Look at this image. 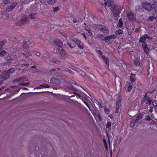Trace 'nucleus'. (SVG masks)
Segmentation results:
<instances>
[{"instance_id": "1", "label": "nucleus", "mask_w": 157, "mask_h": 157, "mask_svg": "<svg viewBox=\"0 0 157 157\" xmlns=\"http://www.w3.org/2000/svg\"><path fill=\"white\" fill-rule=\"evenodd\" d=\"M105 6H108V7L112 11L114 17H117L121 13L122 9L120 6L118 4H114L113 0H104Z\"/></svg>"}, {"instance_id": "2", "label": "nucleus", "mask_w": 157, "mask_h": 157, "mask_svg": "<svg viewBox=\"0 0 157 157\" xmlns=\"http://www.w3.org/2000/svg\"><path fill=\"white\" fill-rule=\"evenodd\" d=\"M23 49L24 52L26 53V54L22 52L21 54L24 55V57L27 58L29 56H32V54L29 50V47L28 45V43L27 41L24 42V44L23 45Z\"/></svg>"}, {"instance_id": "3", "label": "nucleus", "mask_w": 157, "mask_h": 157, "mask_svg": "<svg viewBox=\"0 0 157 157\" xmlns=\"http://www.w3.org/2000/svg\"><path fill=\"white\" fill-rule=\"evenodd\" d=\"M127 17L131 21H135L136 20V14L132 11H129L127 13Z\"/></svg>"}, {"instance_id": "4", "label": "nucleus", "mask_w": 157, "mask_h": 157, "mask_svg": "<svg viewBox=\"0 0 157 157\" xmlns=\"http://www.w3.org/2000/svg\"><path fill=\"white\" fill-rule=\"evenodd\" d=\"M96 52L101 55V57L104 60V62L108 66V68H109V61L108 58L103 55L102 52L100 50H96Z\"/></svg>"}, {"instance_id": "5", "label": "nucleus", "mask_w": 157, "mask_h": 157, "mask_svg": "<svg viewBox=\"0 0 157 157\" xmlns=\"http://www.w3.org/2000/svg\"><path fill=\"white\" fill-rule=\"evenodd\" d=\"M142 5L144 8L148 11H151L152 10L151 5L149 2L145 1L143 2Z\"/></svg>"}, {"instance_id": "6", "label": "nucleus", "mask_w": 157, "mask_h": 157, "mask_svg": "<svg viewBox=\"0 0 157 157\" xmlns=\"http://www.w3.org/2000/svg\"><path fill=\"white\" fill-rule=\"evenodd\" d=\"M132 83H128L126 84L124 88V91L125 92H130L132 89Z\"/></svg>"}, {"instance_id": "7", "label": "nucleus", "mask_w": 157, "mask_h": 157, "mask_svg": "<svg viewBox=\"0 0 157 157\" xmlns=\"http://www.w3.org/2000/svg\"><path fill=\"white\" fill-rule=\"evenodd\" d=\"M71 40L73 42L77 44L78 47L79 48L81 49H83L84 47V44L79 40L76 38H73Z\"/></svg>"}, {"instance_id": "8", "label": "nucleus", "mask_w": 157, "mask_h": 157, "mask_svg": "<svg viewBox=\"0 0 157 157\" xmlns=\"http://www.w3.org/2000/svg\"><path fill=\"white\" fill-rule=\"evenodd\" d=\"M99 30L101 31L105 35L107 34L109 32L108 27L106 26L102 25H101Z\"/></svg>"}, {"instance_id": "9", "label": "nucleus", "mask_w": 157, "mask_h": 157, "mask_svg": "<svg viewBox=\"0 0 157 157\" xmlns=\"http://www.w3.org/2000/svg\"><path fill=\"white\" fill-rule=\"evenodd\" d=\"M28 19L27 17L22 18L20 20L16 22L15 23L16 25H22L23 24H26L27 22Z\"/></svg>"}, {"instance_id": "10", "label": "nucleus", "mask_w": 157, "mask_h": 157, "mask_svg": "<svg viewBox=\"0 0 157 157\" xmlns=\"http://www.w3.org/2000/svg\"><path fill=\"white\" fill-rule=\"evenodd\" d=\"M15 71V68L13 67L11 68L10 69L6 71L4 73H5V74H6V75L5 76V75H3L4 77L5 78H7V77L9 76V78L10 76V74L13 73Z\"/></svg>"}, {"instance_id": "11", "label": "nucleus", "mask_w": 157, "mask_h": 157, "mask_svg": "<svg viewBox=\"0 0 157 157\" xmlns=\"http://www.w3.org/2000/svg\"><path fill=\"white\" fill-rule=\"evenodd\" d=\"M152 39V38L151 37H150L148 34H145L142 35L140 38L139 42L140 43L145 42V41L146 40V39Z\"/></svg>"}, {"instance_id": "12", "label": "nucleus", "mask_w": 157, "mask_h": 157, "mask_svg": "<svg viewBox=\"0 0 157 157\" xmlns=\"http://www.w3.org/2000/svg\"><path fill=\"white\" fill-rule=\"evenodd\" d=\"M53 42L55 44L58 46L57 48L59 49L60 48H61L63 45V42L60 39H55Z\"/></svg>"}, {"instance_id": "13", "label": "nucleus", "mask_w": 157, "mask_h": 157, "mask_svg": "<svg viewBox=\"0 0 157 157\" xmlns=\"http://www.w3.org/2000/svg\"><path fill=\"white\" fill-rule=\"evenodd\" d=\"M116 38L117 36L116 35L114 34L112 35L106 36L105 37V41L108 43H110L111 39H114Z\"/></svg>"}, {"instance_id": "14", "label": "nucleus", "mask_w": 157, "mask_h": 157, "mask_svg": "<svg viewBox=\"0 0 157 157\" xmlns=\"http://www.w3.org/2000/svg\"><path fill=\"white\" fill-rule=\"evenodd\" d=\"M50 81L52 84L59 85L60 84L61 81L59 79L53 77L51 78Z\"/></svg>"}, {"instance_id": "15", "label": "nucleus", "mask_w": 157, "mask_h": 157, "mask_svg": "<svg viewBox=\"0 0 157 157\" xmlns=\"http://www.w3.org/2000/svg\"><path fill=\"white\" fill-rule=\"evenodd\" d=\"M139 120H138L137 118L136 119L132 120L130 121L131 127H133L135 126V124L138 122Z\"/></svg>"}, {"instance_id": "16", "label": "nucleus", "mask_w": 157, "mask_h": 157, "mask_svg": "<svg viewBox=\"0 0 157 157\" xmlns=\"http://www.w3.org/2000/svg\"><path fill=\"white\" fill-rule=\"evenodd\" d=\"M122 100V98L121 97V95H119L117 98V100L116 102V106H120L121 105V102Z\"/></svg>"}, {"instance_id": "17", "label": "nucleus", "mask_w": 157, "mask_h": 157, "mask_svg": "<svg viewBox=\"0 0 157 157\" xmlns=\"http://www.w3.org/2000/svg\"><path fill=\"white\" fill-rule=\"evenodd\" d=\"M143 7L140 5L136 6L135 7V10L138 12H142L144 10Z\"/></svg>"}, {"instance_id": "18", "label": "nucleus", "mask_w": 157, "mask_h": 157, "mask_svg": "<svg viewBox=\"0 0 157 157\" xmlns=\"http://www.w3.org/2000/svg\"><path fill=\"white\" fill-rule=\"evenodd\" d=\"M65 68V67H61L60 68H57L55 69H52L50 70V72L51 73H52L53 72L55 71H56V70L57 69L58 71H64V70Z\"/></svg>"}, {"instance_id": "19", "label": "nucleus", "mask_w": 157, "mask_h": 157, "mask_svg": "<svg viewBox=\"0 0 157 157\" xmlns=\"http://www.w3.org/2000/svg\"><path fill=\"white\" fill-rule=\"evenodd\" d=\"M136 74H131L130 76V79L131 81L130 83H133L135 82L136 80Z\"/></svg>"}, {"instance_id": "20", "label": "nucleus", "mask_w": 157, "mask_h": 157, "mask_svg": "<svg viewBox=\"0 0 157 157\" xmlns=\"http://www.w3.org/2000/svg\"><path fill=\"white\" fill-rule=\"evenodd\" d=\"M151 6L152 9H157V0H153Z\"/></svg>"}, {"instance_id": "21", "label": "nucleus", "mask_w": 157, "mask_h": 157, "mask_svg": "<svg viewBox=\"0 0 157 157\" xmlns=\"http://www.w3.org/2000/svg\"><path fill=\"white\" fill-rule=\"evenodd\" d=\"M59 49H58V51L59 53L62 56H65L66 54V52L63 50L62 49V47L60 48Z\"/></svg>"}, {"instance_id": "22", "label": "nucleus", "mask_w": 157, "mask_h": 157, "mask_svg": "<svg viewBox=\"0 0 157 157\" xmlns=\"http://www.w3.org/2000/svg\"><path fill=\"white\" fill-rule=\"evenodd\" d=\"M36 55L37 56H39L41 59L46 57L47 56L46 54H43L42 53H40L39 52H37L36 53Z\"/></svg>"}, {"instance_id": "23", "label": "nucleus", "mask_w": 157, "mask_h": 157, "mask_svg": "<svg viewBox=\"0 0 157 157\" xmlns=\"http://www.w3.org/2000/svg\"><path fill=\"white\" fill-rule=\"evenodd\" d=\"M147 97L148 96L147 95V93H146L145 95L144 96V97L141 101V103L142 104H144V103H146L147 100Z\"/></svg>"}, {"instance_id": "24", "label": "nucleus", "mask_w": 157, "mask_h": 157, "mask_svg": "<svg viewBox=\"0 0 157 157\" xmlns=\"http://www.w3.org/2000/svg\"><path fill=\"white\" fill-rule=\"evenodd\" d=\"M9 76L7 78H5L4 75H0V85L3 83V81L8 78Z\"/></svg>"}, {"instance_id": "25", "label": "nucleus", "mask_w": 157, "mask_h": 157, "mask_svg": "<svg viewBox=\"0 0 157 157\" xmlns=\"http://www.w3.org/2000/svg\"><path fill=\"white\" fill-rule=\"evenodd\" d=\"M123 33V31L121 29H119L117 30L115 32V34L116 36L119 35L121 34H122Z\"/></svg>"}, {"instance_id": "26", "label": "nucleus", "mask_w": 157, "mask_h": 157, "mask_svg": "<svg viewBox=\"0 0 157 157\" xmlns=\"http://www.w3.org/2000/svg\"><path fill=\"white\" fill-rule=\"evenodd\" d=\"M152 101V100L151 98L149 96H148L147 98V100L145 104L146 105L148 104L149 105H150L151 104Z\"/></svg>"}, {"instance_id": "27", "label": "nucleus", "mask_w": 157, "mask_h": 157, "mask_svg": "<svg viewBox=\"0 0 157 157\" xmlns=\"http://www.w3.org/2000/svg\"><path fill=\"white\" fill-rule=\"evenodd\" d=\"M146 54L148 56L149 54V49L147 47L143 48Z\"/></svg>"}, {"instance_id": "28", "label": "nucleus", "mask_w": 157, "mask_h": 157, "mask_svg": "<svg viewBox=\"0 0 157 157\" xmlns=\"http://www.w3.org/2000/svg\"><path fill=\"white\" fill-rule=\"evenodd\" d=\"M123 26V22L121 18L119 20L117 26L119 28H122Z\"/></svg>"}, {"instance_id": "29", "label": "nucleus", "mask_w": 157, "mask_h": 157, "mask_svg": "<svg viewBox=\"0 0 157 157\" xmlns=\"http://www.w3.org/2000/svg\"><path fill=\"white\" fill-rule=\"evenodd\" d=\"M7 41L6 40H4L0 41V50H2V47L6 43Z\"/></svg>"}, {"instance_id": "30", "label": "nucleus", "mask_w": 157, "mask_h": 157, "mask_svg": "<svg viewBox=\"0 0 157 157\" xmlns=\"http://www.w3.org/2000/svg\"><path fill=\"white\" fill-rule=\"evenodd\" d=\"M25 78V77H22L19 78H16L14 80V82H21V80H24Z\"/></svg>"}, {"instance_id": "31", "label": "nucleus", "mask_w": 157, "mask_h": 157, "mask_svg": "<svg viewBox=\"0 0 157 157\" xmlns=\"http://www.w3.org/2000/svg\"><path fill=\"white\" fill-rule=\"evenodd\" d=\"M111 123L110 121H108L106 125V128H108L109 130H110L111 129Z\"/></svg>"}, {"instance_id": "32", "label": "nucleus", "mask_w": 157, "mask_h": 157, "mask_svg": "<svg viewBox=\"0 0 157 157\" xmlns=\"http://www.w3.org/2000/svg\"><path fill=\"white\" fill-rule=\"evenodd\" d=\"M64 71L67 72L71 73L72 75H74L75 74V73L74 72H73L71 70L69 69L66 67L64 70Z\"/></svg>"}, {"instance_id": "33", "label": "nucleus", "mask_w": 157, "mask_h": 157, "mask_svg": "<svg viewBox=\"0 0 157 157\" xmlns=\"http://www.w3.org/2000/svg\"><path fill=\"white\" fill-rule=\"evenodd\" d=\"M134 64L136 66H139L140 65V62L139 60L138 59H135L134 60Z\"/></svg>"}, {"instance_id": "34", "label": "nucleus", "mask_w": 157, "mask_h": 157, "mask_svg": "<svg viewBox=\"0 0 157 157\" xmlns=\"http://www.w3.org/2000/svg\"><path fill=\"white\" fill-rule=\"evenodd\" d=\"M6 54V52L5 50H2L0 52V56H4Z\"/></svg>"}, {"instance_id": "35", "label": "nucleus", "mask_w": 157, "mask_h": 157, "mask_svg": "<svg viewBox=\"0 0 157 157\" xmlns=\"http://www.w3.org/2000/svg\"><path fill=\"white\" fill-rule=\"evenodd\" d=\"M80 21H82V20L78 18H74L73 20V22L75 23L79 22Z\"/></svg>"}, {"instance_id": "36", "label": "nucleus", "mask_w": 157, "mask_h": 157, "mask_svg": "<svg viewBox=\"0 0 157 157\" xmlns=\"http://www.w3.org/2000/svg\"><path fill=\"white\" fill-rule=\"evenodd\" d=\"M143 116L144 114L143 113H140L138 114L136 118H138V120H140L141 119Z\"/></svg>"}, {"instance_id": "37", "label": "nucleus", "mask_w": 157, "mask_h": 157, "mask_svg": "<svg viewBox=\"0 0 157 157\" xmlns=\"http://www.w3.org/2000/svg\"><path fill=\"white\" fill-rule=\"evenodd\" d=\"M100 24H94L93 25V28L98 29L99 30V28H100Z\"/></svg>"}, {"instance_id": "38", "label": "nucleus", "mask_w": 157, "mask_h": 157, "mask_svg": "<svg viewBox=\"0 0 157 157\" xmlns=\"http://www.w3.org/2000/svg\"><path fill=\"white\" fill-rule=\"evenodd\" d=\"M36 13H32L29 15V17L32 19H34L36 18Z\"/></svg>"}, {"instance_id": "39", "label": "nucleus", "mask_w": 157, "mask_h": 157, "mask_svg": "<svg viewBox=\"0 0 157 157\" xmlns=\"http://www.w3.org/2000/svg\"><path fill=\"white\" fill-rule=\"evenodd\" d=\"M13 10L12 7L10 5L7 7L6 9V10L7 12H10Z\"/></svg>"}, {"instance_id": "40", "label": "nucleus", "mask_w": 157, "mask_h": 157, "mask_svg": "<svg viewBox=\"0 0 157 157\" xmlns=\"http://www.w3.org/2000/svg\"><path fill=\"white\" fill-rule=\"evenodd\" d=\"M98 36L100 39L102 40H105V37L104 36L103 34H99L97 35Z\"/></svg>"}, {"instance_id": "41", "label": "nucleus", "mask_w": 157, "mask_h": 157, "mask_svg": "<svg viewBox=\"0 0 157 157\" xmlns=\"http://www.w3.org/2000/svg\"><path fill=\"white\" fill-rule=\"evenodd\" d=\"M29 84V82L26 83L20 82L19 83V86H27Z\"/></svg>"}, {"instance_id": "42", "label": "nucleus", "mask_w": 157, "mask_h": 157, "mask_svg": "<svg viewBox=\"0 0 157 157\" xmlns=\"http://www.w3.org/2000/svg\"><path fill=\"white\" fill-rule=\"evenodd\" d=\"M17 2H14L10 6L12 7L13 9L16 6L17 4Z\"/></svg>"}, {"instance_id": "43", "label": "nucleus", "mask_w": 157, "mask_h": 157, "mask_svg": "<svg viewBox=\"0 0 157 157\" xmlns=\"http://www.w3.org/2000/svg\"><path fill=\"white\" fill-rule=\"evenodd\" d=\"M53 12L55 13V12H57L58 11H59V7H56L55 8L53 7Z\"/></svg>"}, {"instance_id": "44", "label": "nucleus", "mask_w": 157, "mask_h": 157, "mask_svg": "<svg viewBox=\"0 0 157 157\" xmlns=\"http://www.w3.org/2000/svg\"><path fill=\"white\" fill-rule=\"evenodd\" d=\"M142 47L143 48L147 47V43L145 42H142Z\"/></svg>"}, {"instance_id": "45", "label": "nucleus", "mask_w": 157, "mask_h": 157, "mask_svg": "<svg viewBox=\"0 0 157 157\" xmlns=\"http://www.w3.org/2000/svg\"><path fill=\"white\" fill-rule=\"evenodd\" d=\"M156 17H154L152 16H150L148 19V21H152L154 20V19H155Z\"/></svg>"}, {"instance_id": "46", "label": "nucleus", "mask_w": 157, "mask_h": 157, "mask_svg": "<svg viewBox=\"0 0 157 157\" xmlns=\"http://www.w3.org/2000/svg\"><path fill=\"white\" fill-rule=\"evenodd\" d=\"M67 44L68 46H69L70 48H73L75 47V46L74 45H73L72 44H71V43H69L68 42L67 43Z\"/></svg>"}, {"instance_id": "47", "label": "nucleus", "mask_w": 157, "mask_h": 157, "mask_svg": "<svg viewBox=\"0 0 157 157\" xmlns=\"http://www.w3.org/2000/svg\"><path fill=\"white\" fill-rule=\"evenodd\" d=\"M152 104L154 107L157 108V101H153Z\"/></svg>"}, {"instance_id": "48", "label": "nucleus", "mask_w": 157, "mask_h": 157, "mask_svg": "<svg viewBox=\"0 0 157 157\" xmlns=\"http://www.w3.org/2000/svg\"><path fill=\"white\" fill-rule=\"evenodd\" d=\"M53 61L56 64H59L61 63V62L58 60H56L55 61L53 60Z\"/></svg>"}, {"instance_id": "49", "label": "nucleus", "mask_w": 157, "mask_h": 157, "mask_svg": "<svg viewBox=\"0 0 157 157\" xmlns=\"http://www.w3.org/2000/svg\"><path fill=\"white\" fill-rule=\"evenodd\" d=\"M29 64L28 63H24V64H22L21 65V67H23V66H25V67H28L29 66Z\"/></svg>"}, {"instance_id": "50", "label": "nucleus", "mask_w": 157, "mask_h": 157, "mask_svg": "<svg viewBox=\"0 0 157 157\" xmlns=\"http://www.w3.org/2000/svg\"><path fill=\"white\" fill-rule=\"evenodd\" d=\"M104 110L105 111V113L107 114H108L109 112V109H108L107 108H105L104 109Z\"/></svg>"}, {"instance_id": "51", "label": "nucleus", "mask_w": 157, "mask_h": 157, "mask_svg": "<svg viewBox=\"0 0 157 157\" xmlns=\"http://www.w3.org/2000/svg\"><path fill=\"white\" fill-rule=\"evenodd\" d=\"M120 106H116V113H118L119 112V109H120Z\"/></svg>"}, {"instance_id": "52", "label": "nucleus", "mask_w": 157, "mask_h": 157, "mask_svg": "<svg viewBox=\"0 0 157 157\" xmlns=\"http://www.w3.org/2000/svg\"><path fill=\"white\" fill-rule=\"evenodd\" d=\"M9 2V0H3L2 2L5 4H6L8 3Z\"/></svg>"}, {"instance_id": "53", "label": "nucleus", "mask_w": 157, "mask_h": 157, "mask_svg": "<svg viewBox=\"0 0 157 157\" xmlns=\"http://www.w3.org/2000/svg\"><path fill=\"white\" fill-rule=\"evenodd\" d=\"M48 3L50 5H52L53 4V2L52 0H48Z\"/></svg>"}, {"instance_id": "54", "label": "nucleus", "mask_w": 157, "mask_h": 157, "mask_svg": "<svg viewBox=\"0 0 157 157\" xmlns=\"http://www.w3.org/2000/svg\"><path fill=\"white\" fill-rule=\"evenodd\" d=\"M146 120L147 121H151V119L149 116H147L146 117Z\"/></svg>"}, {"instance_id": "55", "label": "nucleus", "mask_w": 157, "mask_h": 157, "mask_svg": "<svg viewBox=\"0 0 157 157\" xmlns=\"http://www.w3.org/2000/svg\"><path fill=\"white\" fill-rule=\"evenodd\" d=\"M87 31L89 33V35L90 36H91L92 35V32H91V30L90 29H88Z\"/></svg>"}, {"instance_id": "56", "label": "nucleus", "mask_w": 157, "mask_h": 157, "mask_svg": "<svg viewBox=\"0 0 157 157\" xmlns=\"http://www.w3.org/2000/svg\"><path fill=\"white\" fill-rule=\"evenodd\" d=\"M154 91H155V90H151V91H148L147 92H146V93H147V95H148V93L152 94V93H153L154 92Z\"/></svg>"}, {"instance_id": "57", "label": "nucleus", "mask_w": 157, "mask_h": 157, "mask_svg": "<svg viewBox=\"0 0 157 157\" xmlns=\"http://www.w3.org/2000/svg\"><path fill=\"white\" fill-rule=\"evenodd\" d=\"M43 86L45 88H48L50 87L47 84H45L43 85Z\"/></svg>"}, {"instance_id": "58", "label": "nucleus", "mask_w": 157, "mask_h": 157, "mask_svg": "<svg viewBox=\"0 0 157 157\" xmlns=\"http://www.w3.org/2000/svg\"><path fill=\"white\" fill-rule=\"evenodd\" d=\"M149 111L151 113H152L153 111V107L152 106L150 107V109Z\"/></svg>"}, {"instance_id": "59", "label": "nucleus", "mask_w": 157, "mask_h": 157, "mask_svg": "<svg viewBox=\"0 0 157 157\" xmlns=\"http://www.w3.org/2000/svg\"><path fill=\"white\" fill-rule=\"evenodd\" d=\"M62 35L65 38H67L68 37V36L67 35V34H65V33H63L62 34Z\"/></svg>"}, {"instance_id": "60", "label": "nucleus", "mask_w": 157, "mask_h": 157, "mask_svg": "<svg viewBox=\"0 0 157 157\" xmlns=\"http://www.w3.org/2000/svg\"><path fill=\"white\" fill-rule=\"evenodd\" d=\"M82 36H83L84 37V38L86 40L87 38H86V36L85 35V34L84 33H82Z\"/></svg>"}, {"instance_id": "61", "label": "nucleus", "mask_w": 157, "mask_h": 157, "mask_svg": "<svg viewBox=\"0 0 157 157\" xmlns=\"http://www.w3.org/2000/svg\"><path fill=\"white\" fill-rule=\"evenodd\" d=\"M140 31V29L138 28H137L136 29L135 31V32H136V33H138Z\"/></svg>"}, {"instance_id": "62", "label": "nucleus", "mask_w": 157, "mask_h": 157, "mask_svg": "<svg viewBox=\"0 0 157 157\" xmlns=\"http://www.w3.org/2000/svg\"><path fill=\"white\" fill-rule=\"evenodd\" d=\"M7 58H8L7 59H8L10 60H12V57L10 56H8L7 57Z\"/></svg>"}, {"instance_id": "63", "label": "nucleus", "mask_w": 157, "mask_h": 157, "mask_svg": "<svg viewBox=\"0 0 157 157\" xmlns=\"http://www.w3.org/2000/svg\"><path fill=\"white\" fill-rule=\"evenodd\" d=\"M17 51H16L15 53L16 56H18V57H20V56L21 55V54H20V55L17 54Z\"/></svg>"}, {"instance_id": "64", "label": "nucleus", "mask_w": 157, "mask_h": 157, "mask_svg": "<svg viewBox=\"0 0 157 157\" xmlns=\"http://www.w3.org/2000/svg\"><path fill=\"white\" fill-rule=\"evenodd\" d=\"M75 88L74 87H71V88L70 89L73 90H75Z\"/></svg>"}]
</instances>
